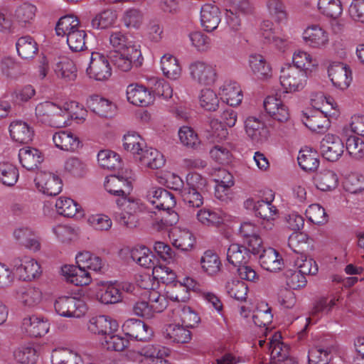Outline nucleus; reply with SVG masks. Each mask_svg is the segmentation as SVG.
I'll use <instances>...</instances> for the list:
<instances>
[{"instance_id":"7c9ffc66","label":"nucleus","mask_w":364,"mask_h":364,"mask_svg":"<svg viewBox=\"0 0 364 364\" xmlns=\"http://www.w3.org/2000/svg\"><path fill=\"white\" fill-rule=\"evenodd\" d=\"M161 69L165 77L170 80H178L182 73L178 60L170 53L164 54L160 60Z\"/></svg>"},{"instance_id":"774afa93","label":"nucleus","mask_w":364,"mask_h":364,"mask_svg":"<svg viewBox=\"0 0 364 364\" xmlns=\"http://www.w3.org/2000/svg\"><path fill=\"white\" fill-rule=\"evenodd\" d=\"M331 359L329 348L323 349L320 347L312 348L309 351V364H328Z\"/></svg>"},{"instance_id":"4468645a","label":"nucleus","mask_w":364,"mask_h":364,"mask_svg":"<svg viewBox=\"0 0 364 364\" xmlns=\"http://www.w3.org/2000/svg\"><path fill=\"white\" fill-rule=\"evenodd\" d=\"M304 43L314 49H323L329 43L328 33L321 26L316 24L309 26L303 32Z\"/></svg>"},{"instance_id":"4be33fe9","label":"nucleus","mask_w":364,"mask_h":364,"mask_svg":"<svg viewBox=\"0 0 364 364\" xmlns=\"http://www.w3.org/2000/svg\"><path fill=\"white\" fill-rule=\"evenodd\" d=\"M344 146L341 139L332 134H327L321 144L323 159H338L343 153Z\"/></svg>"},{"instance_id":"aec40b11","label":"nucleus","mask_w":364,"mask_h":364,"mask_svg":"<svg viewBox=\"0 0 364 364\" xmlns=\"http://www.w3.org/2000/svg\"><path fill=\"white\" fill-rule=\"evenodd\" d=\"M200 25L208 33L215 31L221 21L219 8L214 4H205L200 9Z\"/></svg>"},{"instance_id":"6e6552de","label":"nucleus","mask_w":364,"mask_h":364,"mask_svg":"<svg viewBox=\"0 0 364 364\" xmlns=\"http://www.w3.org/2000/svg\"><path fill=\"white\" fill-rule=\"evenodd\" d=\"M56 312L65 317L80 318L87 311L85 301L74 296H61L55 302Z\"/></svg>"},{"instance_id":"6e6d98bb","label":"nucleus","mask_w":364,"mask_h":364,"mask_svg":"<svg viewBox=\"0 0 364 364\" xmlns=\"http://www.w3.org/2000/svg\"><path fill=\"white\" fill-rule=\"evenodd\" d=\"M109 43L114 48V52L127 51L129 47H138L129 41L127 34L121 31L112 32L109 36Z\"/></svg>"},{"instance_id":"052dcab7","label":"nucleus","mask_w":364,"mask_h":364,"mask_svg":"<svg viewBox=\"0 0 364 364\" xmlns=\"http://www.w3.org/2000/svg\"><path fill=\"white\" fill-rule=\"evenodd\" d=\"M103 347L108 350L122 351L129 345V341L124 337L114 334V332H109L102 343Z\"/></svg>"},{"instance_id":"f03ea898","label":"nucleus","mask_w":364,"mask_h":364,"mask_svg":"<svg viewBox=\"0 0 364 364\" xmlns=\"http://www.w3.org/2000/svg\"><path fill=\"white\" fill-rule=\"evenodd\" d=\"M35 114L38 121L42 124L54 127H65V119L67 116L63 115V106L46 101L37 105Z\"/></svg>"},{"instance_id":"864d4df0","label":"nucleus","mask_w":364,"mask_h":364,"mask_svg":"<svg viewBox=\"0 0 364 364\" xmlns=\"http://www.w3.org/2000/svg\"><path fill=\"white\" fill-rule=\"evenodd\" d=\"M131 257L138 264L145 268H151L154 266V256L144 246L133 248L131 250Z\"/></svg>"},{"instance_id":"4d7b16f0","label":"nucleus","mask_w":364,"mask_h":364,"mask_svg":"<svg viewBox=\"0 0 364 364\" xmlns=\"http://www.w3.org/2000/svg\"><path fill=\"white\" fill-rule=\"evenodd\" d=\"M144 146V140L136 132H129L123 137L124 149L133 154L139 155Z\"/></svg>"},{"instance_id":"6ab92c4d","label":"nucleus","mask_w":364,"mask_h":364,"mask_svg":"<svg viewBox=\"0 0 364 364\" xmlns=\"http://www.w3.org/2000/svg\"><path fill=\"white\" fill-rule=\"evenodd\" d=\"M126 95L128 102L131 104L146 107L154 101V95L146 87L137 83H132L127 86Z\"/></svg>"},{"instance_id":"0e129e2a","label":"nucleus","mask_w":364,"mask_h":364,"mask_svg":"<svg viewBox=\"0 0 364 364\" xmlns=\"http://www.w3.org/2000/svg\"><path fill=\"white\" fill-rule=\"evenodd\" d=\"M345 190L350 193H358L364 190V177L358 173H351L343 181Z\"/></svg>"},{"instance_id":"c756f323","label":"nucleus","mask_w":364,"mask_h":364,"mask_svg":"<svg viewBox=\"0 0 364 364\" xmlns=\"http://www.w3.org/2000/svg\"><path fill=\"white\" fill-rule=\"evenodd\" d=\"M164 334L166 338L176 343H186L191 340L190 330L178 322L168 325Z\"/></svg>"},{"instance_id":"4c0bfd02","label":"nucleus","mask_w":364,"mask_h":364,"mask_svg":"<svg viewBox=\"0 0 364 364\" xmlns=\"http://www.w3.org/2000/svg\"><path fill=\"white\" fill-rule=\"evenodd\" d=\"M314 183L318 189L322 191H330L338 186V178L333 171L324 170L316 175Z\"/></svg>"},{"instance_id":"72a5a7b5","label":"nucleus","mask_w":364,"mask_h":364,"mask_svg":"<svg viewBox=\"0 0 364 364\" xmlns=\"http://www.w3.org/2000/svg\"><path fill=\"white\" fill-rule=\"evenodd\" d=\"M53 141L56 147L64 151H75L80 145L79 139L72 132L60 131L53 136Z\"/></svg>"},{"instance_id":"e2e57ef3","label":"nucleus","mask_w":364,"mask_h":364,"mask_svg":"<svg viewBox=\"0 0 364 364\" xmlns=\"http://www.w3.org/2000/svg\"><path fill=\"white\" fill-rule=\"evenodd\" d=\"M15 360L21 364H36L38 355L32 346H23L16 349L14 353Z\"/></svg>"},{"instance_id":"de8ad7c7","label":"nucleus","mask_w":364,"mask_h":364,"mask_svg":"<svg viewBox=\"0 0 364 364\" xmlns=\"http://www.w3.org/2000/svg\"><path fill=\"white\" fill-rule=\"evenodd\" d=\"M18 178V171L16 166L8 161H0V181L7 186H13Z\"/></svg>"},{"instance_id":"ddd939ff","label":"nucleus","mask_w":364,"mask_h":364,"mask_svg":"<svg viewBox=\"0 0 364 364\" xmlns=\"http://www.w3.org/2000/svg\"><path fill=\"white\" fill-rule=\"evenodd\" d=\"M148 201L162 212L173 211L176 200L173 194L162 188H151L147 193Z\"/></svg>"},{"instance_id":"5fc2aeb1","label":"nucleus","mask_w":364,"mask_h":364,"mask_svg":"<svg viewBox=\"0 0 364 364\" xmlns=\"http://www.w3.org/2000/svg\"><path fill=\"white\" fill-rule=\"evenodd\" d=\"M79 21L77 17L68 15L61 17L55 26V33L58 36H68V33L79 28Z\"/></svg>"},{"instance_id":"603ef678","label":"nucleus","mask_w":364,"mask_h":364,"mask_svg":"<svg viewBox=\"0 0 364 364\" xmlns=\"http://www.w3.org/2000/svg\"><path fill=\"white\" fill-rule=\"evenodd\" d=\"M63 115L67 116L65 119V127H66L71 119L84 121L87 116V110L80 107L78 102L70 101L63 105Z\"/></svg>"},{"instance_id":"cd10ccee","label":"nucleus","mask_w":364,"mask_h":364,"mask_svg":"<svg viewBox=\"0 0 364 364\" xmlns=\"http://www.w3.org/2000/svg\"><path fill=\"white\" fill-rule=\"evenodd\" d=\"M169 237L174 247L183 251L191 250L195 242L193 234L187 229L175 227L171 229Z\"/></svg>"},{"instance_id":"20e7f679","label":"nucleus","mask_w":364,"mask_h":364,"mask_svg":"<svg viewBox=\"0 0 364 364\" xmlns=\"http://www.w3.org/2000/svg\"><path fill=\"white\" fill-rule=\"evenodd\" d=\"M191 78L200 85L210 86L218 80L216 66L206 61L196 60L188 65Z\"/></svg>"},{"instance_id":"393cba45","label":"nucleus","mask_w":364,"mask_h":364,"mask_svg":"<svg viewBox=\"0 0 364 364\" xmlns=\"http://www.w3.org/2000/svg\"><path fill=\"white\" fill-rule=\"evenodd\" d=\"M119 325L115 320L107 316L92 317L87 323V329L94 334L106 336L109 332L117 331Z\"/></svg>"},{"instance_id":"bf43d9fd","label":"nucleus","mask_w":364,"mask_h":364,"mask_svg":"<svg viewBox=\"0 0 364 364\" xmlns=\"http://www.w3.org/2000/svg\"><path fill=\"white\" fill-rule=\"evenodd\" d=\"M174 286L180 290L181 294L171 295V299L177 301H186L189 299L188 290L196 291L198 284L194 279L186 277L182 282L175 283Z\"/></svg>"},{"instance_id":"0eeeda50","label":"nucleus","mask_w":364,"mask_h":364,"mask_svg":"<svg viewBox=\"0 0 364 364\" xmlns=\"http://www.w3.org/2000/svg\"><path fill=\"white\" fill-rule=\"evenodd\" d=\"M86 73L90 78L97 81L108 80L112 75V68L107 57L103 53L92 52Z\"/></svg>"},{"instance_id":"69168bd1","label":"nucleus","mask_w":364,"mask_h":364,"mask_svg":"<svg viewBox=\"0 0 364 364\" xmlns=\"http://www.w3.org/2000/svg\"><path fill=\"white\" fill-rule=\"evenodd\" d=\"M227 292L230 296L238 301H245L248 287L246 283L240 280H232L226 285Z\"/></svg>"},{"instance_id":"3c124183","label":"nucleus","mask_w":364,"mask_h":364,"mask_svg":"<svg viewBox=\"0 0 364 364\" xmlns=\"http://www.w3.org/2000/svg\"><path fill=\"white\" fill-rule=\"evenodd\" d=\"M52 364H82L81 357L67 349L53 350L51 355Z\"/></svg>"},{"instance_id":"473e14b6","label":"nucleus","mask_w":364,"mask_h":364,"mask_svg":"<svg viewBox=\"0 0 364 364\" xmlns=\"http://www.w3.org/2000/svg\"><path fill=\"white\" fill-rule=\"evenodd\" d=\"M249 65L258 79H267L272 76V68L262 55H251L249 58Z\"/></svg>"},{"instance_id":"c85d7f7f","label":"nucleus","mask_w":364,"mask_h":364,"mask_svg":"<svg viewBox=\"0 0 364 364\" xmlns=\"http://www.w3.org/2000/svg\"><path fill=\"white\" fill-rule=\"evenodd\" d=\"M261 267L269 272H277L284 266L282 257L274 248L264 249L259 256Z\"/></svg>"},{"instance_id":"1a4fd4ad","label":"nucleus","mask_w":364,"mask_h":364,"mask_svg":"<svg viewBox=\"0 0 364 364\" xmlns=\"http://www.w3.org/2000/svg\"><path fill=\"white\" fill-rule=\"evenodd\" d=\"M123 209H119L114 213V220L122 226L127 228H134L139 225L137 213L140 206L137 201L133 200H124Z\"/></svg>"},{"instance_id":"b1692460","label":"nucleus","mask_w":364,"mask_h":364,"mask_svg":"<svg viewBox=\"0 0 364 364\" xmlns=\"http://www.w3.org/2000/svg\"><path fill=\"white\" fill-rule=\"evenodd\" d=\"M218 95L224 102L232 107L239 105L243 98L240 85L233 81H225L220 87Z\"/></svg>"},{"instance_id":"9b49d317","label":"nucleus","mask_w":364,"mask_h":364,"mask_svg":"<svg viewBox=\"0 0 364 364\" xmlns=\"http://www.w3.org/2000/svg\"><path fill=\"white\" fill-rule=\"evenodd\" d=\"M34 181L38 191L48 196H56L62 191V181L53 173L41 171L38 173Z\"/></svg>"},{"instance_id":"a19ab883","label":"nucleus","mask_w":364,"mask_h":364,"mask_svg":"<svg viewBox=\"0 0 364 364\" xmlns=\"http://www.w3.org/2000/svg\"><path fill=\"white\" fill-rule=\"evenodd\" d=\"M15 239L28 249L37 251L40 249V242L33 232L28 228H19L14 232Z\"/></svg>"},{"instance_id":"58836bf2","label":"nucleus","mask_w":364,"mask_h":364,"mask_svg":"<svg viewBox=\"0 0 364 364\" xmlns=\"http://www.w3.org/2000/svg\"><path fill=\"white\" fill-rule=\"evenodd\" d=\"M18 55L23 59L33 58L38 52V46L35 40L30 36L19 38L16 43Z\"/></svg>"},{"instance_id":"37998d69","label":"nucleus","mask_w":364,"mask_h":364,"mask_svg":"<svg viewBox=\"0 0 364 364\" xmlns=\"http://www.w3.org/2000/svg\"><path fill=\"white\" fill-rule=\"evenodd\" d=\"M17 298L24 306L29 307L38 305L42 299V292L36 287H27L17 291Z\"/></svg>"},{"instance_id":"423d86ee","label":"nucleus","mask_w":364,"mask_h":364,"mask_svg":"<svg viewBox=\"0 0 364 364\" xmlns=\"http://www.w3.org/2000/svg\"><path fill=\"white\" fill-rule=\"evenodd\" d=\"M132 172L129 168H125L124 172L120 174H110L107 176L105 181V190L117 196L125 197L132 190Z\"/></svg>"},{"instance_id":"79ce46f5","label":"nucleus","mask_w":364,"mask_h":364,"mask_svg":"<svg viewBox=\"0 0 364 364\" xmlns=\"http://www.w3.org/2000/svg\"><path fill=\"white\" fill-rule=\"evenodd\" d=\"M54 72L58 77L65 81H73L77 77V69L73 61L63 58L54 66Z\"/></svg>"},{"instance_id":"a211bd4d","label":"nucleus","mask_w":364,"mask_h":364,"mask_svg":"<svg viewBox=\"0 0 364 364\" xmlns=\"http://www.w3.org/2000/svg\"><path fill=\"white\" fill-rule=\"evenodd\" d=\"M122 330L127 336L139 341H147L153 334L148 325L134 318L127 320L122 325Z\"/></svg>"},{"instance_id":"f3484780","label":"nucleus","mask_w":364,"mask_h":364,"mask_svg":"<svg viewBox=\"0 0 364 364\" xmlns=\"http://www.w3.org/2000/svg\"><path fill=\"white\" fill-rule=\"evenodd\" d=\"M86 105L92 112L102 118H111L117 112V106L114 102L98 95H90Z\"/></svg>"},{"instance_id":"ea45409f","label":"nucleus","mask_w":364,"mask_h":364,"mask_svg":"<svg viewBox=\"0 0 364 364\" xmlns=\"http://www.w3.org/2000/svg\"><path fill=\"white\" fill-rule=\"evenodd\" d=\"M200 263L203 271L209 276L216 275L221 269L222 264L219 257L210 250L204 252Z\"/></svg>"},{"instance_id":"dca6fc26","label":"nucleus","mask_w":364,"mask_h":364,"mask_svg":"<svg viewBox=\"0 0 364 364\" xmlns=\"http://www.w3.org/2000/svg\"><path fill=\"white\" fill-rule=\"evenodd\" d=\"M273 200L274 195L271 194L269 198H267L265 200H258V204L256 206L255 215L262 220L261 225L267 230L273 228L279 215L278 209L272 204Z\"/></svg>"},{"instance_id":"2f4dec72","label":"nucleus","mask_w":364,"mask_h":364,"mask_svg":"<svg viewBox=\"0 0 364 364\" xmlns=\"http://www.w3.org/2000/svg\"><path fill=\"white\" fill-rule=\"evenodd\" d=\"M1 74L7 78L15 79L27 72L26 66L10 57H4L0 61Z\"/></svg>"},{"instance_id":"a878e982","label":"nucleus","mask_w":364,"mask_h":364,"mask_svg":"<svg viewBox=\"0 0 364 364\" xmlns=\"http://www.w3.org/2000/svg\"><path fill=\"white\" fill-rule=\"evenodd\" d=\"M9 133L14 141L21 144L31 142L34 136L33 128L22 120H15L11 122Z\"/></svg>"},{"instance_id":"49530a36","label":"nucleus","mask_w":364,"mask_h":364,"mask_svg":"<svg viewBox=\"0 0 364 364\" xmlns=\"http://www.w3.org/2000/svg\"><path fill=\"white\" fill-rule=\"evenodd\" d=\"M117 20L116 13L111 9H105L95 16L91 21L93 29H107L114 25Z\"/></svg>"},{"instance_id":"a18cd8bd","label":"nucleus","mask_w":364,"mask_h":364,"mask_svg":"<svg viewBox=\"0 0 364 364\" xmlns=\"http://www.w3.org/2000/svg\"><path fill=\"white\" fill-rule=\"evenodd\" d=\"M36 7L29 3H23L15 11L14 17L21 26L26 27L35 18Z\"/></svg>"},{"instance_id":"680f3d73","label":"nucleus","mask_w":364,"mask_h":364,"mask_svg":"<svg viewBox=\"0 0 364 364\" xmlns=\"http://www.w3.org/2000/svg\"><path fill=\"white\" fill-rule=\"evenodd\" d=\"M58 213L65 217L71 218L79 210V205L70 198H60L55 203Z\"/></svg>"},{"instance_id":"c9c22d12","label":"nucleus","mask_w":364,"mask_h":364,"mask_svg":"<svg viewBox=\"0 0 364 364\" xmlns=\"http://www.w3.org/2000/svg\"><path fill=\"white\" fill-rule=\"evenodd\" d=\"M200 107L208 112H215L219 107V97L218 94L211 88L201 89L198 95Z\"/></svg>"},{"instance_id":"412c9836","label":"nucleus","mask_w":364,"mask_h":364,"mask_svg":"<svg viewBox=\"0 0 364 364\" xmlns=\"http://www.w3.org/2000/svg\"><path fill=\"white\" fill-rule=\"evenodd\" d=\"M21 330L31 337H41L49 330V323L43 317L29 315L22 320Z\"/></svg>"},{"instance_id":"bb28decb","label":"nucleus","mask_w":364,"mask_h":364,"mask_svg":"<svg viewBox=\"0 0 364 364\" xmlns=\"http://www.w3.org/2000/svg\"><path fill=\"white\" fill-rule=\"evenodd\" d=\"M63 276L66 277L68 282L76 286H85L90 283L91 277L88 271L75 265H64L61 268Z\"/></svg>"},{"instance_id":"13d9d810","label":"nucleus","mask_w":364,"mask_h":364,"mask_svg":"<svg viewBox=\"0 0 364 364\" xmlns=\"http://www.w3.org/2000/svg\"><path fill=\"white\" fill-rule=\"evenodd\" d=\"M309 237L303 232H294L291 234L288 240V246L295 253L304 255V253L309 248Z\"/></svg>"},{"instance_id":"9d476101","label":"nucleus","mask_w":364,"mask_h":364,"mask_svg":"<svg viewBox=\"0 0 364 364\" xmlns=\"http://www.w3.org/2000/svg\"><path fill=\"white\" fill-rule=\"evenodd\" d=\"M328 75L333 86L342 90L347 89L353 80L350 67L341 62H332Z\"/></svg>"},{"instance_id":"c03bdc74","label":"nucleus","mask_w":364,"mask_h":364,"mask_svg":"<svg viewBox=\"0 0 364 364\" xmlns=\"http://www.w3.org/2000/svg\"><path fill=\"white\" fill-rule=\"evenodd\" d=\"M75 259L77 264L87 270L99 272L103 266L102 259L90 252H80L77 255Z\"/></svg>"},{"instance_id":"09e8293b","label":"nucleus","mask_w":364,"mask_h":364,"mask_svg":"<svg viewBox=\"0 0 364 364\" xmlns=\"http://www.w3.org/2000/svg\"><path fill=\"white\" fill-rule=\"evenodd\" d=\"M318 9L323 15L336 19L343 12V6L340 0H318Z\"/></svg>"},{"instance_id":"8fccbe9b","label":"nucleus","mask_w":364,"mask_h":364,"mask_svg":"<svg viewBox=\"0 0 364 364\" xmlns=\"http://www.w3.org/2000/svg\"><path fill=\"white\" fill-rule=\"evenodd\" d=\"M97 299L102 304H116L122 301V293L119 288L109 284L102 287L97 294Z\"/></svg>"},{"instance_id":"f704fd0d","label":"nucleus","mask_w":364,"mask_h":364,"mask_svg":"<svg viewBox=\"0 0 364 364\" xmlns=\"http://www.w3.org/2000/svg\"><path fill=\"white\" fill-rule=\"evenodd\" d=\"M292 62L293 65H291V66L304 70L306 74L316 70L318 67L317 60L314 58L309 53L301 50L294 53Z\"/></svg>"},{"instance_id":"338daca9","label":"nucleus","mask_w":364,"mask_h":364,"mask_svg":"<svg viewBox=\"0 0 364 364\" xmlns=\"http://www.w3.org/2000/svg\"><path fill=\"white\" fill-rule=\"evenodd\" d=\"M272 318L271 308L267 304H262L257 308L252 315L254 323L259 327H266L272 323Z\"/></svg>"},{"instance_id":"f257e3e1","label":"nucleus","mask_w":364,"mask_h":364,"mask_svg":"<svg viewBox=\"0 0 364 364\" xmlns=\"http://www.w3.org/2000/svg\"><path fill=\"white\" fill-rule=\"evenodd\" d=\"M320 98L322 100V106L316 107L315 104L314 106L316 109L303 111L301 121L312 132L324 133L330 127V121L327 117V107L333 109V99L330 97H326L322 95Z\"/></svg>"},{"instance_id":"e433bc0d","label":"nucleus","mask_w":364,"mask_h":364,"mask_svg":"<svg viewBox=\"0 0 364 364\" xmlns=\"http://www.w3.org/2000/svg\"><path fill=\"white\" fill-rule=\"evenodd\" d=\"M250 258V255L246 247L238 244H232L227 250V260L235 267H240L247 264Z\"/></svg>"},{"instance_id":"5701e85b","label":"nucleus","mask_w":364,"mask_h":364,"mask_svg":"<svg viewBox=\"0 0 364 364\" xmlns=\"http://www.w3.org/2000/svg\"><path fill=\"white\" fill-rule=\"evenodd\" d=\"M171 319L175 323H179L189 328L195 327L200 321L198 314L191 307L178 305L169 314Z\"/></svg>"},{"instance_id":"7ed1b4c3","label":"nucleus","mask_w":364,"mask_h":364,"mask_svg":"<svg viewBox=\"0 0 364 364\" xmlns=\"http://www.w3.org/2000/svg\"><path fill=\"white\" fill-rule=\"evenodd\" d=\"M308 75L303 70L287 65L282 68L279 76L280 84L286 93L301 91L306 85Z\"/></svg>"},{"instance_id":"f8f14e48","label":"nucleus","mask_w":364,"mask_h":364,"mask_svg":"<svg viewBox=\"0 0 364 364\" xmlns=\"http://www.w3.org/2000/svg\"><path fill=\"white\" fill-rule=\"evenodd\" d=\"M111 58L113 64L123 72L130 70L134 63L141 65L143 60L138 47H129L127 51L114 52Z\"/></svg>"},{"instance_id":"2eb2a0df","label":"nucleus","mask_w":364,"mask_h":364,"mask_svg":"<svg viewBox=\"0 0 364 364\" xmlns=\"http://www.w3.org/2000/svg\"><path fill=\"white\" fill-rule=\"evenodd\" d=\"M245 131L247 136L254 142L263 143L269 136V131L264 121L255 116L247 117L245 122Z\"/></svg>"},{"instance_id":"39448f33","label":"nucleus","mask_w":364,"mask_h":364,"mask_svg":"<svg viewBox=\"0 0 364 364\" xmlns=\"http://www.w3.org/2000/svg\"><path fill=\"white\" fill-rule=\"evenodd\" d=\"M263 107L270 122L278 124H284L290 120V109L288 105L280 98L267 96L264 100Z\"/></svg>"}]
</instances>
